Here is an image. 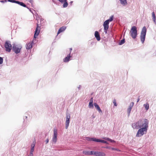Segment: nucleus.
<instances>
[{
    "label": "nucleus",
    "mask_w": 156,
    "mask_h": 156,
    "mask_svg": "<svg viewBox=\"0 0 156 156\" xmlns=\"http://www.w3.org/2000/svg\"><path fill=\"white\" fill-rule=\"evenodd\" d=\"M111 149L112 151H120V150H119V149H117V148L112 147L111 148Z\"/></svg>",
    "instance_id": "31"
},
{
    "label": "nucleus",
    "mask_w": 156,
    "mask_h": 156,
    "mask_svg": "<svg viewBox=\"0 0 156 156\" xmlns=\"http://www.w3.org/2000/svg\"><path fill=\"white\" fill-rule=\"evenodd\" d=\"M16 4L20 5V6H21L23 7H25V8H27V6L24 3L22 2H20L19 1H17V2Z\"/></svg>",
    "instance_id": "16"
},
{
    "label": "nucleus",
    "mask_w": 156,
    "mask_h": 156,
    "mask_svg": "<svg viewBox=\"0 0 156 156\" xmlns=\"http://www.w3.org/2000/svg\"><path fill=\"white\" fill-rule=\"evenodd\" d=\"M36 143V142L35 141L33 142L31 145V148H34Z\"/></svg>",
    "instance_id": "26"
},
{
    "label": "nucleus",
    "mask_w": 156,
    "mask_h": 156,
    "mask_svg": "<svg viewBox=\"0 0 156 156\" xmlns=\"http://www.w3.org/2000/svg\"><path fill=\"white\" fill-rule=\"evenodd\" d=\"M90 151H83V153L85 155H90Z\"/></svg>",
    "instance_id": "25"
},
{
    "label": "nucleus",
    "mask_w": 156,
    "mask_h": 156,
    "mask_svg": "<svg viewBox=\"0 0 156 156\" xmlns=\"http://www.w3.org/2000/svg\"><path fill=\"white\" fill-rule=\"evenodd\" d=\"M152 18L153 20L154 23H156V16L155 15V14L154 12H153L152 13Z\"/></svg>",
    "instance_id": "22"
},
{
    "label": "nucleus",
    "mask_w": 156,
    "mask_h": 156,
    "mask_svg": "<svg viewBox=\"0 0 156 156\" xmlns=\"http://www.w3.org/2000/svg\"><path fill=\"white\" fill-rule=\"evenodd\" d=\"M105 21L106 22H107L108 23H109V22H111V21H110V20H109V19H108V20H105Z\"/></svg>",
    "instance_id": "44"
},
{
    "label": "nucleus",
    "mask_w": 156,
    "mask_h": 156,
    "mask_svg": "<svg viewBox=\"0 0 156 156\" xmlns=\"http://www.w3.org/2000/svg\"><path fill=\"white\" fill-rule=\"evenodd\" d=\"M144 106L146 110H147L149 109V104L147 103L146 104H144Z\"/></svg>",
    "instance_id": "21"
},
{
    "label": "nucleus",
    "mask_w": 156,
    "mask_h": 156,
    "mask_svg": "<svg viewBox=\"0 0 156 156\" xmlns=\"http://www.w3.org/2000/svg\"><path fill=\"white\" fill-rule=\"evenodd\" d=\"M73 1H71L70 2H69V4L70 5H72V4L73 3Z\"/></svg>",
    "instance_id": "50"
},
{
    "label": "nucleus",
    "mask_w": 156,
    "mask_h": 156,
    "mask_svg": "<svg viewBox=\"0 0 156 156\" xmlns=\"http://www.w3.org/2000/svg\"><path fill=\"white\" fill-rule=\"evenodd\" d=\"M94 36L98 41H100L101 40V37L98 31H95Z\"/></svg>",
    "instance_id": "13"
},
{
    "label": "nucleus",
    "mask_w": 156,
    "mask_h": 156,
    "mask_svg": "<svg viewBox=\"0 0 156 156\" xmlns=\"http://www.w3.org/2000/svg\"><path fill=\"white\" fill-rule=\"evenodd\" d=\"M66 29V27H65L63 26L60 27L58 32V34H60L61 32L64 31Z\"/></svg>",
    "instance_id": "15"
},
{
    "label": "nucleus",
    "mask_w": 156,
    "mask_h": 156,
    "mask_svg": "<svg viewBox=\"0 0 156 156\" xmlns=\"http://www.w3.org/2000/svg\"><path fill=\"white\" fill-rule=\"evenodd\" d=\"M109 23L106 22L105 21L104 22L103 26L104 29H107V28H109Z\"/></svg>",
    "instance_id": "18"
},
{
    "label": "nucleus",
    "mask_w": 156,
    "mask_h": 156,
    "mask_svg": "<svg viewBox=\"0 0 156 156\" xmlns=\"http://www.w3.org/2000/svg\"><path fill=\"white\" fill-rule=\"evenodd\" d=\"M94 105L96 109H97V110L98 111L99 113H102V111L101 110L99 105L97 104L96 103H94Z\"/></svg>",
    "instance_id": "14"
},
{
    "label": "nucleus",
    "mask_w": 156,
    "mask_h": 156,
    "mask_svg": "<svg viewBox=\"0 0 156 156\" xmlns=\"http://www.w3.org/2000/svg\"><path fill=\"white\" fill-rule=\"evenodd\" d=\"M40 31V29L36 28L34 32V33L36 35H39V34Z\"/></svg>",
    "instance_id": "19"
},
{
    "label": "nucleus",
    "mask_w": 156,
    "mask_h": 156,
    "mask_svg": "<svg viewBox=\"0 0 156 156\" xmlns=\"http://www.w3.org/2000/svg\"><path fill=\"white\" fill-rule=\"evenodd\" d=\"M38 35H36L34 33V38L36 39L37 37V36Z\"/></svg>",
    "instance_id": "43"
},
{
    "label": "nucleus",
    "mask_w": 156,
    "mask_h": 156,
    "mask_svg": "<svg viewBox=\"0 0 156 156\" xmlns=\"http://www.w3.org/2000/svg\"><path fill=\"white\" fill-rule=\"evenodd\" d=\"M34 148H31L30 152L33 153L34 151Z\"/></svg>",
    "instance_id": "40"
},
{
    "label": "nucleus",
    "mask_w": 156,
    "mask_h": 156,
    "mask_svg": "<svg viewBox=\"0 0 156 156\" xmlns=\"http://www.w3.org/2000/svg\"><path fill=\"white\" fill-rule=\"evenodd\" d=\"M33 153L30 152L29 155L28 156H33Z\"/></svg>",
    "instance_id": "46"
},
{
    "label": "nucleus",
    "mask_w": 156,
    "mask_h": 156,
    "mask_svg": "<svg viewBox=\"0 0 156 156\" xmlns=\"http://www.w3.org/2000/svg\"><path fill=\"white\" fill-rule=\"evenodd\" d=\"M45 142H46V144H47L49 142V139L48 138L47 139Z\"/></svg>",
    "instance_id": "42"
},
{
    "label": "nucleus",
    "mask_w": 156,
    "mask_h": 156,
    "mask_svg": "<svg viewBox=\"0 0 156 156\" xmlns=\"http://www.w3.org/2000/svg\"><path fill=\"white\" fill-rule=\"evenodd\" d=\"M134 105V102H132L130 104L128 108L132 109L133 107V106Z\"/></svg>",
    "instance_id": "27"
},
{
    "label": "nucleus",
    "mask_w": 156,
    "mask_h": 156,
    "mask_svg": "<svg viewBox=\"0 0 156 156\" xmlns=\"http://www.w3.org/2000/svg\"><path fill=\"white\" fill-rule=\"evenodd\" d=\"M100 142L106 144H108V143L105 140H101H101H100Z\"/></svg>",
    "instance_id": "30"
},
{
    "label": "nucleus",
    "mask_w": 156,
    "mask_h": 156,
    "mask_svg": "<svg viewBox=\"0 0 156 156\" xmlns=\"http://www.w3.org/2000/svg\"><path fill=\"white\" fill-rule=\"evenodd\" d=\"M93 104V103L91 102H89L88 107L89 108H94V105Z\"/></svg>",
    "instance_id": "24"
},
{
    "label": "nucleus",
    "mask_w": 156,
    "mask_h": 156,
    "mask_svg": "<svg viewBox=\"0 0 156 156\" xmlns=\"http://www.w3.org/2000/svg\"><path fill=\"white\" fill-rule=\"evenodd\" d=\"M108 28H107V29H104V32H105V34H107V31L108 30Z\"/></svg>",
    "instance_id": "37"
},
{
    "label": "nucleus",
    "mask_w": 156,
    "mask_h": 156,
    "mask_svg": "<svg viewBox=\"0 0 156 156\" xmlns=\"http://www.w3.org/2000/svg\"><path fill=\"white\" fill-rule=\"evenodd\" d=\"M34 44L33 41L30 42L26 44V48L27 49H30L32 48Z\"/></svg>",
    "instance_id": "11"
},
{
    "label": "nucleus",
    "mask_w": 156,
    "mask_h": 156,
    "mask_svg": "<svg viewBox=\"0 0 156 156\" xmlns=\"http://www.w3.org/2000/svg\"><path fill=\"white\" fill-rule=\"evenodd\" d=\"M140 99H139V98H138L137 100V102H138L139 101H140Z\"/></svg>",
    "instance_id": "51"
},
{
    "label": "nucleus",
    "mask_w": 156,
    "mask_h": 156,
    "mask_svg": "<svg viewBox=\"0 0 156 156\" xmlns=\"http://www.w3.org/2000/svg\"><path fill=\"white\" fill-rule=\"evenodd\" d=\"M131 109L128 108L127 110V113H128V116L129 117L130 114V113L131 112Z\"/></svg>",
    "instance_id": "29"
},
{
    "label": "nucleus",
    "mask_w": 156,
    "mask_h": 156,
    "mask_svg": "<svg viewBox=\"0 0 156 156\" xmlns=\"http://www.w3.org/2000/svg\"><path fill=\"white\" fill-rule=\"evenodd\" d=\"M70 51H72V48H70Z\"/></svg>",
    "instance_id": "52"
},
{
    "label": "nucleus",
    "mask_w": 156,
    "mask_h": 156,
    "mask_svg": "<svg viewBox=\"0 0 156 156\" xmlns=\"http://www.w3.org/2000/svg\"><path fill=\"white\" fill-rule=\"evenodd\" d=\"M4 46L5 48V51H6L10 52L12 48V45L9 41H5L4 44Z\"/></svg>",
    "instance_id": "5"
},
{
    "label": "nucleus",
    "mask_w": 156,
    "mask_h": 156,
    "mask_svg": "<svg viewBox=\"0 0 156 156\" xmlns=\"http://www.w3.org/2000/svg\"><path fill=\"white\" fill-rule=\"evenodd\" d=\"M104 148H107V149H111V148L112 147H110V146H106V147H104Z\"/></svg>",
    "instance_id": "39"
},
{
    "label": "nucleus",
    "mask_w": 156,
    "mask_h": 156,
    "mask_svg": "<svg viewBox=\"0 0 156 156\" xmlns=\"http://www.w3.org/2000/svg\"><path fill=\"white\" fill-rule=\"evenodd\" d=\"M71 51L70 53L67 55V56L66 57L63 59V61L65 62H67L70 60V58L71 57L70 56Z\"/></svg>",
    "instance_id": "12"
},
{
    "label": "nucleus",
    "mask_w": 156,
    "mask_h": 156,
    "mask_svg": "<svg viewBox=\"0 0 156 156\" xmlns=\"http://www.w3.org/2000/svg\"><path fill=\"white\" fill-rule=\"evenodd\" d=\"M27 8L32 13H33V11L31 9V8H28V7H27Z\"/></svg>",
    "instance_id": "38"
},
{
    "label": "nucleus",
    "mask_w": 156,
    "mask_h": 156,
    "mask_svg": "<svg viewBox=\"0 0 156 156\" xmlns=\"http://www.w3.org/2000/svg\"><path fill=\"white\" fill-rule=\"evenodd\" d=\"M93 97L91 98L90 99V102H91L93 103Z\"/></svg>",
    "instance_id": "41"
},
{
    "label": "nucleus",
    "mask_w": 156,
    "mask_h": 156,
    "mask_svg": "<svg viewBox=\"0 0 156 156\" xmlns=\"http://www.w3.org/2000/svg\"><path fill=\"white\" fill-rule=\"evenodd\" d=\"M92 116L93 117V118H94L95 117L93 115H92Z\"/></svg>",
    "instance_id": "53"
},
{
    "label": "nucleus",
    "mask_w": 156,
    "mask_h": 156,
    "mask_svg": "<svg viewBox=\"0 0 156 156\" xmlns=\"http://www.w3.org/2000/svg\"><path fill=\"white\" fill-rule=\"evenodd\" d=\"M54 135L52 139V141L54 144H55L56 143L57 140V129H53Z\"/></svg>",
    "instance_id": "7"
},
{
    "label": "nucleus",
    "mask_w": 156,
    "mask_h": 156,
    "mask_svg": "<svg viewBox=\"0 0 156 156\" xmlns=\"http://www.w3.org/2000/svg\"><path fill=\"white\" fill-rule=\"evenodd\" d=\"M108 19H109V20H110V21H113L114 19L113 15L112 16Z\"/></svg>",
    "instance_id": "34"
},
{
    "label": "nucleus",
    "mask_w": 156,
    "mask_h": 156,
    "mask_svg": "<svg viewBox=\"0 0 156 156\" xmlns=\"http://www.w3.org/2000/svg\"><path fill=\"white\" fill-rule=\"evenodd\" d=\"M94 155L96 156H105V153L99 151H95L94 152Z\"/></svg>",
    "instance_id": "10"
},
{
    "label": "nucleus",
    "mask_w": 156,
    "mask_h": 156,
    "mask_svg": "<svg viewBox=\"0 0 156 156\" xmlns=\"http://www.w3.org/2000/svg\"><path fill=\"white\" fill-rule=\"evenodd\" d=\"M104 139H105V140H106L108 141H110L112 143H115V142H116V141H115L114 140H112L111 139H110L109 138L106 137V138H104Z\"/></svg>",
    "instance_id": "20"
},
{
    "label": "nucleus",
    "mask_w": 156,
    "mask_h": 156,
    "mask_svg": "<svg viewBox=\"0 0 156 156\" xmlns=\"http://www.w3.org/2000/svg\"><path fill=\"white\" fill-rule=\"evenodd\" d=\"M36 28L40 29V27L39 26V24H37V27Z\"/></svg>",
    "instance_id": "47"
},
{
    "label": "nucleus",
    "mask_w": 156,
    "mask_h": 156,
    "mask_svg": "<svg viewBox=\"0 0 156 156\" xmlns=\"http://www.w3.org/2000/svg\"><path fill=\"white\" fill-rule=\"evenodd\" d=\"M120 3L123 6H126L127 5V2L126 0H119Z\"/></svg>",
    "instance_id": "17"
},
{
    "label": "nucleus",
    "mask_w": 156,
    "mask_h": 156,
    "mask_svg": "<svg viewBox=\"0 0 156 156\" xmlns=\"http://www.w3.org/2000/svg\"><path fill=\"white\" fill-rule=\"evenodd\" d=\"M113 103L114 106H116L117 105V104L116 102V101L115 99H114V100Z\"/></svg>",
    "instance_id": "35"
},
{
    "label": "nucleus",
    "mask_w": 156,
    "mask_h": 156,
    "mask_svg": "<svg viewBox=\"0 0 156 156\" xmlns=\"http://www.w3.org/2000/svg\"><path fill=\"white\" fill-rule=\"evenodd\" d=\"M130 33V36L133 38H136L138 34L137 27L135 26H133L131 28Z\"/></svg>",
    "instance_id": "3"
},
{
    "label": "nucleus",
    "mask_w": 156,
    "mask_h": 156,
    "mask_svg": "<svg viewBox=\"0 0 156 156\" xmlns=\"http://www.w3.org/2000/svg\"><path fill=\"white\" fill-rule=\"evenodd\" d=\"M125 39L124 38L123 39L121 40L119 43V45H122L125 43Z\"/></svg>",
    "instance_id": "23"
},
{
    "label": "nucleus",
    "mask_w": 156,
    "mask_h": 156,
    "mask_svg": "<svg viewBox=\"0 0 156 156\" xmlns=\"http://www.w3.org/2000/svg\"><path fill=\"white\" fill-rule=\"evenodd\" d=\"M8 2L7 0H5L4 1L1 0L0 1V2L2 3H4V2Z\"/></svg>",
    "instance_id": "36"
},
{
    "label": "nucleus",
    "mask_w": 156,
    "mask_h": 156,
    "mask_svg": "<svg viewBox=\"0 0 156 156\" xmlns=\"http://www.w3.org/2000/svg\"><path fill=\"white\" fill-rule=\"evenodd\" d=\"M70 114L69 113L66 112V121L65 122V128L67 129L70 123Z\"/></svg>",
    "instance_id": "6"
},
{
    "label": "nucleus",
    "mask_w": 156,
    "mask_h": 156,
    "mask_svg": "<svg viewBox=\"0 0 156 156\" xmlns=\"http://www.w3.org/2000/svg\"><path fill=\"white\" fill-rule=\"evenodd\" d=\"M148 127H142L139 129L136 136V137H140L143 135L144 134L147 133Z\"/></svg>",
    "instance_id": "2"
},
{
    "label": "nucleus",
    "mask_w": 156,
    "mask_h": 156,
    "mask_svg": "<svg viewBox=\"0 0 156 156\" xmlns=\"http://www.w3.org/2000/svg\"><path fill=\"white\" fill-rule=\"evenodd\" d=\"M81 87V85H79L78 87H77V88H78V90H80V87Z\"/></svg>",
    "instance_id": "48"
},
{
    "label": "nucleus",
    "mask_w": 156,
    "mask_h": 156,
    "mask_svg": "<svg viewBox=\"0 0 156 156\" xmlns=\"http://www.w3.org/2000/svg\"><path fill=\"white\" fill-rule=\"evenodd\" d=\"M86 140L88 141H93L96 142H100L101 139H97L95 137H85Z\"/></svg>",
    "instance_id": "8"
},
{
    "label": "nucleus",
    "mask_w": 156,
    "mask_h": 156,
    "mask_svg": "<svg viewBox=\"0 0 156 156\" xmlns=\"http://www.w3.org/2000/svg\"><path fill=\"white\" fill-rule=\"evenodd\" d=\"M27 116H25L24 118H23V119H24V122H25L26 121L25 120V119H27ZM26 122H27V121H26Z\"/></svg>",
    "instance_id": "49"
},
{
    "label": "nucleus",
    "mask_w": 156,
    "mask_h": 156,
    "mask_svg": "<svg viewBox=\"0 0 156 156\" xmlns=\"http://www.w3.org/2000/svg\"><path fill=\"white\" fill-rule=\"evenodd\" d=\"M94 151H90V155H94Z\"/></svg>",
    "instance_id": "33"
},
{
    "label": "nucleus",
    "mask_w": 156,
    "mask_h": 156,
    "mask_svg": "<svg viewBox=\"0 0 156 156\" xmlns=\"http://www.w3.org/2000/svg\"><path fill=\"white\" fill-rule=\"evenodd\" d=\"M29 2L31 3L32 4L33 2V0H28Z\"/></svg>",
    "instance_id": "45"
},
{
    "label": "nucleus",
    "mask_w": 156,
    "mask_h": 156,
    "mask_svg": "<svg viewBox=\"0 0 156 156\" xmlns=\"http://www.w3.org/2000/svg\"><path fill=\"white\" fill-rule=\"evenodd\" d=\"M8 2H10L12 3H17V1H16V0H7Z\"/></svg>",
    "instance_id": "28"
},
{
    "label": "nucleus",
    "mask_w": 156,
    "mask_h": 156,
    "mask_svg": "<svg viewBox=\"0 0 156 156\" xmlns=\"http://www.w3.org/2000/svg\"><path fill=\"white\" fill-rule=\"evenodd\" d=\"M146 32V27L144 26L142 29L140 35V40L142 44L144 43L145 41Z\"/></svg>",
    "instance_id": "4"
},
{
    "label": "nucleus",
    "mask_w": 156,
    "mask_h": 156,
    "mask_svg": "<svg viewBox=\"0 0 156 156\" xmlns=\"http://www.w3.org/2000/svg\"><path fill=\"white\" fill-rule=\"evenodd\" d=\"M149 121L146 119H140L138 121L133 123L132 127L133 129H138L142 127H148Z\"/></svg>",
    "instance_id": "1"
},
{
    "label": "nucleus",
    "mask_w": 156,
    "mask_h": 156,
    "mask_svg": "<svg viewBox=\"0 0 156 156\" xmlns=\"http://www.w3.org/2000/svg\"><path fill=\"white\" fill-rule=\"evenodd\" d=\"M3 58L0 57V64H2L3 63Z\"/></svg>",
    "instance_id": "32"
},
{
    "label": "nucleus",
    "mask_w": 156,
    "mask_h": 156,
    "mask_svg": "<svg viewBox=\"0 0 156 156\" xmlns=\"http://www.w3.org/2000/svg\"><path fill=\"white\" fill-rule=\"evenodd\" d=\"M21 48V47H17L15 45H14L12 46V49L13 51L15 53L17 54L20 52Z\"/></svg>",
    "instance_id": "9"
}]
</instances>
